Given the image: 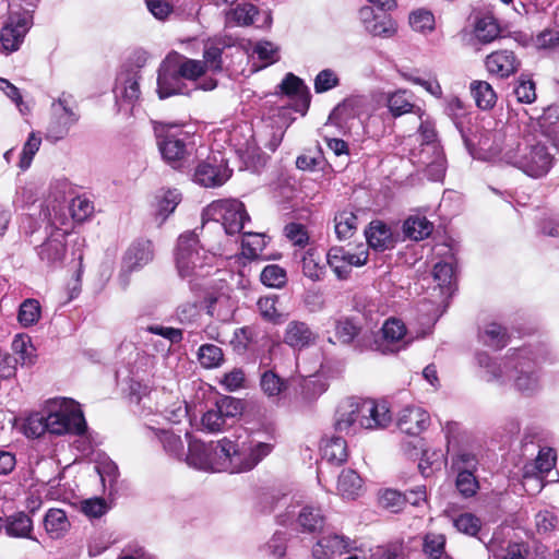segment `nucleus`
<instances>
[{
	"label": "nucleus",
	"instance_id": "nucleus-39",
	"mask_svg": "<svg viewBox=\"0 0 559 559\" xmlns=\"http://www.w3.org/2000/svg\"><path fill=\"white\" fill-rule=\"evenodd\" d=\"M419 163L425 166L427 176L433 181H439L445 174V157L442 150L430 152L428 155L419 154Z\"/></svg>",
	"mask_w": 559,
	"mask_h": 559
},
{
	"label": "nucleus",
	"instance_id": "nucleus-44",
	"mask_svg": "<svg viewBox=\"0 0 559 559\" xmlns=\"http://www.w3.org/2000/svg\"><path fill=\"white\" fill-rule=\"evenodd\" d=\"M521 431V423L516 417L503 418L495 428L493 438L502 443L509 444L516 439Z\"/></svg>",
	"mask_w": 559,
	"mask_h": 559
},
{
	"label": "nucleus",
	"instance_id": "nucleus-43",
	"mask_svg": "<svg viewBox=\"0 0 559 559\" xmlns=\"http://www.w3.org/2000/svg\"><path fill=\"white\" fill-rule=\"evenodd\" d=\"M95 468L100 477L104 488L108 490L109 495L116 492L119 477V469L117 464L109 459H105L99 461Z\"/></svg>",
	"mask_w": 559,
	"mask_h": 559
},
{
	"label": "nucleus",
	"instance_id": "nucleus-50",
	"mask_svg": "<svg viewBox=\"0 0 559 559\" xmlns=\"http://www.w3.org/2000/svg\"><path fill=\"white\" fill-rule=\"evenodd\" d=\"M443 111L453 121L462 138H464L461 126V119L466 115L464 103L457 96H448L444 98Z\"/></svg>",
	"mask_w": 559,
	"mask_h": 559
},
{
	"label": "nucleus",
	"instance_id": "nucleus-20",
	"mask_svg": "<svg viewBox=\"0 0 559 559\" xmlns=\"http://www.w3.org/2000/svg\"><path fill=\"white\" fill-rule=\"evenodd\" d=\"M430 424L429 414L416 406H407L401 411L397 418L399 429L408 436H418Z\"/></svg>",
	"mask_w": 559,
	"mask_h": 559
},
{
	"label": "nucleus",
	"instance_id": "nucleus-41",
	"mask_svg": "<svg viewBox=\"0 0 559 559\" xmlns=\"http://www.w3.org/2000/svg\"><path fill=\"white\" fill-rule=\"evenodd\" d=\"M44 526L46 532L52 538L61 537L69 527V521L66 512L61 509H50L44 518Z\"/></svg>",
	"mask_w": 559,
	"mask_h": 559
},
{
	"label": "nucleus",
	"instance_id": "nucleus-22",
	"mask_svg": "<svg viewBox=\"0 0 559 559\" xmlns=\"http://www.w3.org/2000/svg\"><path fill=\"white\" fill-rule=\"evenodd\" d=\"M66 240L63 235L49 237L36 248L40 262L49 269L62 265L66 257Z\"/></svg>",
	"mask_w": 559,
	"mask_h": 559
},
{
	"label": "nucleus",
	"instance_id": "nucleus-35",
	"mask_svg": "<svg viewBox=\"0 0 559 559\" xmlns=\"http://www.w3.org/2000/svg\"><path fill=\"white\" fill-rule=\"evenodd\" d=\"M337 490L344 499H356L362 492V479L354 469H343L338 476Z\"/></svg>",
	"mask_w": 559,
	"mask_h": 559
},
{
	"label": "nucleus",
	"instance_id": "nucleus-25",
	"mask_svg": "<svg viewBox=\"0 0 559 559\" xmlns=\"http://www.w3.org/2000/svg\"><path fill=\"white\" fill-rule=\"evenodd\" d=\"M365 236L368 246L376 251L393 249L396 242L391 228L381 221H372L365 230Z\"/></svg>",
	"mask_w": 559,
	"mask_h": 559
},
{
	"label": "nucleus",
	"instance_id": "nucleus-24",
	"mask_svg": "<svg viewBox=\"0 0 559 559\" xmlns=\"http://www.w3.org/2000/svg\"><path fill=\"white\" fill-rule=\"evenodd\" d=\"M154 258V249L151 240L139 239L132 242L123 257L124 267L132 272L148 264Z\"/></svg>",
	"mask_w": 559,
	"mask_h": 559
},
{
	"label": "nucleus",
	"instance_id": "nucleus-57",
	"mask_svg": "<svg viewBox=\"0 0 559 559\" xmlns=\"http://www.w3.org/2000/svg\"><path fill=\"white\" fill-rule=\"evenodd\" d=\"M409 25L416 32H431L435 28V16L430 11L419 9L411 13Z\"/></svg>",
	"mask_w": 559,
	"mask_h": 559
},
{
	"label": "nucleus",
	"instance_id": "nucleus-47",
	"mask_svg": "<svg viewBox=\"0 0 559 559\" xmlns=\"http://www.w3.org/2000/svg\"><path fill=\"white\" fill-rule=\"evenodd\" d=\"M433 280L441 288L442 294L451 295L454 284V267L449 262H438L432 271Z\"/></svg>",
	"mask_w": 559,
	"mask_h": 559
},
{
	"label": "nucleus",
	"instance_id": "nucleus-17",
	"mask_svg": "<svg viewBox=\"0 0 559 559\" xmlns=\"http://www.w3.org/2000/svg\"><path fill=\"white\" fill-rule=\"evenodd\" d=\"M318 340V334L305 321L292 320L287 323L284 333L283 342L294 350H302L314 345Z\"/></svg>",
	"mask_w": 559,
	"mask_h": 559
},
{
	"label": "nucleus",
	"instance_id": "nucleus-30",
	"mask_svg": "<svg viewBox=\"0 0 559 559\" xmlns=\"http://www.w3.org/2000/svg\"><path fill=\"white\" fill-rule=\"evenodd\" d=\"M321 452L324 460L335 465L343 464L348 456L347 443L342 436H332L322 439Z\"/></svg>",
	"mask_w": 559,
	"mask_h": 559
},
{
	"label": "nucleus",
	"instance_id": "nucleus-33",
	"mask_svg": "<svg viewBox=\"0 0 559 559\" xmlns=\"http://www.w3.org/2000/svg\"><path fill=\"white\" fill-rule=\"evenodd\" d=\"M206 313L222 322H229L233 319L234 306L228 296L224 294L211 295L205 299Z\"/></svg>",
	"mask_w": 559,
	"mask_h": 559
},
{
	"label": "nucleus",
	"instance_id": "nucleus-13",
	"mask_svg": "<svg viewBox=\"0 0 559 559\" xmlns=\"http://www.w3.org/2000/svg\"><path fill=\"white\" fill-rule=\"evenodd\" d=\"M278 87L283 94L294 100L293 107L282 106L280 108V115L285 117L294 109L295 112L305 116L309 109L311 96L304 81L293 73H287Z\"/></svg>",
	"mask_w": 559,
	"mask_h": 559
},
{
	"label": "nucleus",
	"instance_id": "nucleus-12",
	"mask_svg": "<svg viewBox=\"0 0 559 559\" xmlns=\"http://www.w3.org/2000/svg\"><path fill=\"white\" fill-rule=\"evenodd\" d=\"M188 439V453L185 461L189 466L205 472H218L219 453L218 441L204 443L192 439L190 432H186Z\"/></svg>",
	"mask_w": 559,
	"mask_h": 559
},
{
	"label": "nucleus",
	"instance_id": "nucleus-32",
	"mask_svg": "<svg viewBox=\"0 0 559 559\" xmlns=\"http://www.w3.org/2000/svg\"><path fill=\"white\" fill-rule=\"evenodd\" d=\"M297 523L301 532L314 533L323 528L325 524V516L321 508L305 506L298 512Z\"/></svg>",
	"mask_w": 559,
	"mask_h": 559
},
{
	"label": "nucleus",
	"instance_id": "nucleus-23",
	"mask_svg": "<svg viewBox=\"0 0 559 559\" xmlns=\"http://www.w3.org/2000/svg\"><path fill=\"white\" fill-rule=\"evenodd\" d=\"M485 66L490 74L498 78H509L520 67V61L511 50L493 51L486 57Z\"/></svg>",
	"mask_w": 559,
	"mask_h": 559
},
{
	"label": "nucleus",
	"instance_id": "nucleus-53",
	"mask_svg": "<svg viewBox=\"0 0 559 559\" xmlns=\"http://www.w3.org/2000/svg\"><path fill=\"white\" fill-rule=\"evenodd\" d=\"M260 280L267 287L281 288L287 282V274L282 266L269 264L262 270Z\"/></svg>",
	"mask_w": 559,
	"mask_h": 559
},
{
	"label": "nucleus",
	"instance_id": "nucleus-52",
	"mask_svg": "<svg viewBox=\"0 0 559 559\" xmlns=\"http://www.w3.org/2000/svg\"><path fill=\"white\" fill-rule=\"evenodd\" d=\"M478 465V460L475 454L462 450L452 455L451 469L459 473H473L475 474Z\"/></svg>",
	"mask_w": 559,
	"mask_h": 559
},
{
	"label": "nucleus",
	"instance_id": "nucleus-40",
	"mask_svg": "<svg viewBox=\"0 0 559 559\" xmlns=\"http://www.w3.org/2000/svg\"><path fill=\"white\" fill-rule=\"evenodd\" d=\"M181 194L177 189H168L156 195V216L163 223L178 206Z\"/></svg>",
	"mask_w": 559,
	"mask_h": 559
},
{
	"label": "nucleus",
	"instance_id": "nucleus-34",
	"mask_svg": "<svg viewBox=\"0 0 559 559\" xmlns=\"http://www.w3.org/2000/svg\"><path fill=\"white\" fill-rule=\"evenodd\" d=\"M367 104L368 102L365 96H350L338 104L333 109L331 116L345 121L350 118L360 117L367 112Z\"/></svg>",
	"mask_w": 559,
	"mask_h": 559
},
{
	"label": "nucleus",
	"instance_id": "nucleus-9",
	"mask_svg": "<svg viewBox=\"0 0 559 559\" xmlns=\"http://www.w3.org/2000/svg\"><path fill=\"white\" fill-rule=\"evenodd\" d=\"M157 146L163 159L174 169H181L188 152L189 134L179 126H160L155 128Z\"/></svg>",
	"mask_w": 559,
	"mask_h": 559
},
{
	"label": "nucleus",
	"instance_id": "nucleus-18",
	"mask_svg": "<svg viewBox=\"0 0 559 559\" xmlns=\"http://www.w3.org/2000/svg\"><path fill=\"white\" fill-rule=\"evenodd\" d=\"M27 19L10 16L0 31V50L11 53L16 51L28 32Z\"/></svg>",
	"mask_w": 559,
	"mask_h": 559
},
{
	"label": "nucleus",
	"instance_id": "nucleus-1",
	"mask_svg": "<svg viewBox=\"0 0 559 559\" xmlns=\"http://www.w3.org/2000/svg\"><path fill=\"white\" fill-rule=\"evenodd\" d=\"M532 354L528 348L518 349L515 357L502 366L493 361L488 354L479 353L477 361L481 368L486 369L487 381L489 382L503 383L506 378H510L507 376V370L512 366L515 389L522 394L531 396L542 388L537 360L532 358Z\"/></svg>",
	"mask_w": 559,
	"mask_h": 559
},
{
	"label": "nucleus",
	"instance_id": "nucleus-48",
	"mask_svg": "<svg viewBox=\"0 0 559 559\" xmlns=\"http://www.w3.org/2000/svg\"><path fill=\"white\" fill-rule=\"evenodd\" d=\"M41 314L40 304L36 299H25L19 308L17 320L24 328H28L38 322Z\"/></svg>",
	"mask_w": 559,
	"mask_h": 559
},
{
	"label": "nucleus",
	"instance_id": "nucleus-14",
	"mask_svg": "<svg viewBox=\"0 0 559 559\" xmlns=\"http://www.w3.org/2000/svg\"><path fill=\"white\" fill-rule=\"evenodd\" d=\"M140 80L139 70H123L118 73L114 86L116 104L119 109L124 106L133 107L140 98Z\"/></svg>",
	"mask_w": 559,
	"mask_h": 559
},
{
	"label": "nucleus",
	"instance_id": "nucleus-16",
	"mask_svg": "<svg viewBox=\"0 0 559 559\" xmlns=\"http://www.w3.org/2000/svg\"><path fill=\"white\" fill-rule=\"evenodd\" d=\"M188 87L179 69L175 64L163 63L158 70L157 94L160 99L176 94H189Z\"/></svg>",
	"mask_w": 559,
	"mask_h": 559
},
{
	"label": "nucleus",
	"instance_id": "nucleus-60",
	"mask_svg": "<svg viewBox=\"0 0 559 559\" xmlns=\"http://www.w3.org/2000/svg\"><path fill=\"white\" fill-rule=\"evenodd\" d=\"M454 527L468 536H476L481 527L480 520L472 513H462L453 520Z\"/></svg>",
	"mask_w": 559,
	"mask_h": 559
},
{
	"label": "nucleus",
	"instance_id": "nucleus-2",
	"mask_svg": "<svg viewBox=\"0 0 559 559\" xmlns=\"http://www.w3.org/2000/svg\"><path fill=\"white\" fill-rule=\"evenodd\" d=\"M391 420L392 415L385 403L347 397L337 405L333 427L338 433L349 435L359 429L385 428Z\"/></svg>",
	"mask_w": 559,
	"mask_h": 559
},
{
	"label": "nucleus",
	"instance_id": "nucleus-63",
	"mask_svg": "<svg viewBox=\"0 0 559 559\" xmlns=\"http://www.w3.org/2000/svg\"><path fill=\"white\" fill-rule=\"evenodd\" d=\"M302 273L311 281H320L323 274V266L320 265L318 257L313 250L307 251L301 260Z\"/></svg>",
	"mask_w": 559,
	"mask_h": 559
},
{
	"label": "nucleus",
	"instance_id": "nucleus-37",
	"mask_svg": "<svg viewBox=\"0 0 559 559\" xmlns=\"http://www.w3.org/2000/svg\"><path fill=\"white\" fill-rule=\"evenodd\" d=\"M471 94L475 99L476 106L483 110L492 108L497 102V95L492 86L486 81H473L471 83Z\"/></svg>",
	"mask_w": 559,
	"mask_h": 559
},
{
	"label": "nucleus",
	"instance_id": "nucleus-11",
	"mask_svg": "<svg viewBox=\"0 0 559 559\" xmlns=\"http://www.w3.org/2000/svg\"><path fill=\"white\" fill-rule=\"evenodd\" d=\"M233 175L228 160L221 152L200 160L193 169L192 181L204 188L222 187Z\"/></svg>",
	"mask_w": 559,
	"mask_h": 559
},
{
	"label": "nucleus",
	"instance_id": "nucleus-19",
	"mask_svg": "<svg viewBox=\"0 0 559 559\" xmlns=\"http://www.w3.org/2000/svg\"><path fill=\"white\" fill-rule=\"evenodd\" d=\"M352 549L349 537L331 533L322 535L312 546L313 559H333L337 555L348 552Z\"/></svg>",
	"mask_w": 559,
	"mask_h": 559
},
{
	"label": "nucleus",
	"instance_id": "nucleus-4",
	"mask_svg": "<svg viewBox=\"0 0 559 559\" xmlns=\"http://www.w3.org/2000/svg\"><path fill=\"white\" fill-rule=\"evenodd\" d=\"M260 389L274 404L284 405L293 393L300 391L304 400L317 399L324 391L322 383L300 377H281L275 370L266 369L260 374Z\"/></svg>",
	"mask_w": 559,
	"mask_h": 559
},
{
	"label": "nucleus",
	"instance_id": "nucleus-58",
	"mask_svg": "<svg viewBox=\"0 0 559 559\" xmlns=\"http://www.w3.org/2000/svg\"><path fill=\"white\" fill-rule=\"evenodd\" d=\"M455 488L464 498H471L477 493L479 483L473 473L456 474Z\"/></svg>",
	"mask_w": 559,
	"mask_h": 559
},
{
	"label": "nucleus",
	"instance_id": "nucleus-42",
	"mask_svg": "<svg viewBox=\"0 0 559 559\" xmlns=\"http://www.w3.org/2000/svg\"><path fill=\"white\" fill-rule=\"evenodd\" d=\"M480 341L493 349H501L508 344L507 330L502 325L491 322L479 334Z\"/></svg>",
	"mask_w": 559,
	"mask_h": 559
},
{
	"label": "nucleus",
	"instance_id": "nucleus-45",
	"mask_svg": "<svg viewBox=\"0 0 559 559\" xmlns=\"http://www.w3.org/2000/svg\"><path fill=\"white\" fill-rule=\"evenodd\" d=\"M277 301L278 297L276 295L259 298L257 307L263 320L274 324H280L286 320V316L276 308Z\"/></svg>",
	"mask_w": 559,
	"mask_h": 559
},
{
	"label": "nucleus",
	"instance_id": "nucleus-55",
	"mask_svg": "<svg viewBox=\"0 0 559 559\" xmlns=\"http://www.w3.org/2000/svg\"><path fill=\"white\" fill-rule=\"evenodd\" d=\"M344 261V247H331L326 253V262L340 280L347 278V265Z\"/></svg>",
	"mask_w": 559,
	"mask_h": 559
},
{
	"label": "nucleus",
	"instance_id": "nucleus-31",
	"mask_svg": "<svg viewBox=\"0 0 559 559\" xmlns=\"http://www.w3.org/2000/svg\"><path fill=\"white\" fill-rule=\"evenodd\" d=\"M402 229L405 238L420 241L431 235L433 224L425 216L412 215L404 221Z\"/></svg>",
	"mask_w": 559,
	"mask_h": 559
},
{
	"label": "nucleus",
	"instance_id": "nucleus-38",
	"mask_svg": "<svg viewBox=\"0 0 559 559\" xmlns=\"http://www.w3.org/2000/svg\"><path fill=\"white\" fill-rule=\"evenodd\" d=\"M357 216L352 211H341L334 216V230L338 240L344 241L354 236L357 229Z\"/></svg>",
	"mask_w": 559,
	"mask_h": 559
},
{
	"label": "nucleus",
	"instance_id": "nucleus-27",
	"mask_svg": "<svg viewBox=\"0 0 559 559\" xmlns=\"http://www.w3.org/2000/svg\"><path fill=\"white\" fill-rule=\"evenodd\" d=\"M147 431L150 432L148 437L155 438L160 442L168 455L178 460H185V444L180 436L175 435L173 431L154 427H147Z\"/></svg>",
	"mask_w": 559,
	"mask_h": 559
},
{
	"label": "nucleus",
	"instance_id": "nucleus-7",
	"mask_svg": "<svg viewBox=\"0 0 559 559\" xmlns=\"http://www.w3.org/2000/svg\"><path fill=\"white\" fill-rule=\"evenodd\" d=\"M48 432L56 436L83 437L87 425L80 404L72 399H55L46 408Z\"/></svg>",
	"mask_w": 559,
	"mask_h": 559
},
{
	"label": "nucleus",
	"instance_id": "nucleus-62",
	"mask_svg": "<svg viewBox=\"0 0 559 559\" xmlns=\"http://www.w3.org/2000/svg\"><path fill=\"white\" fill-rule=\"evenodd\" d=\"M177 68L185 81H190L193 85H195V81L206 72L205 64L201 60L194 59H186L178 64Z\"/></svg>",
	"mask_w": 559,
	"mask_h": 559
},
{
	"label": "nucleus",
	"instance_id": "nucleus-64",
	"mask_svg": "<svg viewBox=\"0 0 559 559\" xmlns=\"http://www.w3.org/2000/svg\"><path fill=\"white\" fill-rule=\"evenodd\" d=\"M214 406L225 420L234 418L242 412L241 401L233 396H223L218 399Z\"/></svg>",
	"mask_w": 559,
	"mask_h": 559
},
{
	"label": "nucleus",
	"instance_id": "nucleus-56",
	"mask_svg": "<svg viewBox=\"0 0 559 559\" xmlns=\"http://www.w3.org/2000/svg\"><path fill=\"white\" fill-rule=\"evenodd\" d=\"M514 94L520 103H534L536 99V87L534 81L527 75L522 74L515 84Z\"/></svg>",
	"mask_w": 559,
	"mask_h": 559
},
{
	"label": "nucleus",
	"instance_id": "nucleus-54",
	"mask_svg": "<svg viewBox=\"0 0 559 559\" xmlns=\"http://www.w3.org/2000/svg\"><path fill=\"white\" fill-rule=\"evenodd\" d=\"M40 144V136H37L34 132L29 133L27 141L24 143L22 152L20 154V160L17 166L22 171H25L31 167L33 158L38 152Z\"/></svg>",
	"mask_w": 559,
	"mask_h": 559
},
{
	"label": "nucleus",
	"instance_id": "nucleus-8",
	"mask_svg": "<svg viewBox=\"0 0 559 559\" xmlns=\"http://www.w3.org/2000/svg\"><path fill=\"white\" fill-rule=\"evenodd\" d=\"M203 216L219 224L227 235L241 233L246 222L250 221L245 204L236 199L213 201L203 211Z\"/></svg>",
	"mask_w": 559,
	"mask_h": 559
},
{
	"label": "nucleus",
	"instance_id": "nucleus-3",
	"mask_svg": "<svg viewBox=\"0 0 559 559\" xmlns=\"http://www.w3.org/2000/svg\"><path fill=\"white\" fill-rule=\"evenodd\" d=\"M551 148L546 140L523 138L515 147L503 152L502 159L528 177L539 179L545 177L555 165L556 158Z\"/></svg>",
	"mask_w": 559,
	"mask_h": 559
},
{
	"label": "nucleus",
	"instance_id": "nucleus-15",
	"mask_svg": "<svg viewBox=\"0 0 559 559\" xmlns=\"http://www.w3.org/2000/svg\"><path fill=\"white\" fill-rule=\"evenodd\" d=\"M383 342L379 345V349L383 354H395L405 349L412 342L407 338V329L404 322L397 318H389L384 321L382 328Z\"/></svg>",
	"mask_w": 559,
	"mask_h": 559
},
{
	"label": "nucleus",
	"instance_id": "nucleus-28",
	"mask_svg": "<svg viewBox=\"0 0 559 559\" xmlns=\"http://www.w3.org/2000/svg\"><path fill=\"white\" fill-rule=\"evenodd\" d=\"M386 106L393 117L413 112L421 117V108L413 103V94L406 90H399L388 94Z\"/></svg>",
	"mask_w": 559,
	"mask_h": 559
},
{
	"label": "nucleus",
	"instance_id": "nucleus-6",
	"mask_svg": "<svg viewBox=\"0 0 559 559\" xmlns=\"http://www.w3.org/2000/svg\"><path fill=\"white\" fill-rule=\"evenodd\" d=\"M214 258V254L200 246L198 235L194 231H186L179 236L176 264L182 278H191L189 280L190 284L193 283V278L205 277L210 274ZM191 289H194L193 285H191Z\"/></svg>",
	"mask_w": 559,
	"mask_h": 559
},
{
	"label": "nucleus",
	"instance_id": "nucleus-36",
	"mask_svg": "<svg viewBox=\"0 0 559 559\" xmlns=\"http://www.w3.org/2000/svg\"><path fill=\"white\" fill-rule=\"evenodd\" d=\"M420 120V124L418 128V133L421 140V148L420 155H428L430 152H439L442 150L439 142L437 141V131L435 128V123L428 119H424V111L421 110V117L418 116Z\"/></svg>",
	"mask_w": 559,
	"mask_h": 559
},
{
	"label": "nucleus",
	"instance_id": "nucleus-21",
	"mask_svg": "<svg viewBox=\"0 0 559 559\" xmlns=\"http://www.w3.org/2000/svg\"><path fill=\"white\" fill-rule=\"evenodd\" d=\"M228 22H234L238 26L257 25L262 17L261 25H269L271 23V14L266 11L260 10L252 3L242 2L238 3L234 9L226 14Z\"/></svg>",
	"mask_w": 559,
	"mask_h": 559
},
{
	"label": "nucleus",
	"instance_id": "nucleus-51",
	"mask_svg": "<svg viewBox=\"0 0 559 559\" xmlns=\"http://www.w3.org/2000/svg\"><path fill=\"white\" fill-rule=\"evenodd\" d=\"M445 548V536L437 533H427L424 537L423 551L430 559H441Z\"/></svg>",
	"mask_w": 559,
	"mask_h": 559
},
{
	"label": "nucleus",
	"instance_id": "nucleus-29",
	"mask_svg": "<svg viewBox=\"0 0 559 559\" xmlns=\"http://www.w3.org/2000/svg\"><path fill=\"white\" fill-rule=\"evenodd\" d=\"M360 335V326L353 318H342L335 324V337L342 344L348 345L355 343V349L362 352V341L367 338L366 335Z\"/></svg>",
	"mask_w": 559,
	"mask_h": 559
},
{
	"label": "nucleus",
	"instance_id": "nucleus-26",
	"mask_svg": "<svg viewBox=\"0 0 559 559\" xmlns=\"http://www.w3.org/2000/svg\"><path fill=\"white\" fill-rule=\"evenodd\" d=\"M4 523V531L9 537L36 540L33 536V520L27 513L23 511L15 512L5 516Z\"/></svg>",
	"mask_w": 559,
	"mask_h": 559
},
{
	"label": "nucleus",
	"instance_id": "nucleus-5",
	"mask_svg": "<svg viewBox=\"0 0 559 559\" xmlns=\"http://www.w3.org/2000/svg\"><path fill=\"white\" fill-rule=\"evenodd\" d=\"M219 463L218 472L243 473L251 471L272 450L273 444L251 440L249 443L238 444L228 438L218 440Z\"/></svg>",
	"mask_w": 559,
	"mask_h": 559
},
{
	"label": "nucleus",
	"instance_id": "nucleus-59",
	"mask_svg": "<svg viewBox=\"0 0 559 559\" xmlns=\"http://www.w3.org/2000/svg\"><path fill=\"white\" fill-rule=\"evenodd\" d=\"M200 317V306L197 300L181 302L175 311V319L180 324H192Z\"/></svg>",
	"mask_w": 559,
	"mask_h": 559
},
{
	"label": "nucleus",
	"instance_id": "nucleus-61",
	"mask_svg": "<svg viewBox=\"0 0 559 559\" xmlns=\"http://www.w3.org/2000/svg\"><path fill=\"white\" fill-rule=\"evenodd\" d=\"M366 29L373 36L390 37L395 33L394 23L391 19L374 16L371 21H365Z\"/></svg>",
	"mask_w": 559,
	"mask_h": 559
},
{
	"label": "nucleus",
	"instance_id": "nucleus-10",
	"mask_svg": "<svg viewBox=\"0 0 559 559\" xmlns=\"http://www.w3.org/2000/svg\"><path fill=\"white\" fill-rule=\"evenodd\" d=\"M79 119L80 115L72 95L61 93L51 104V118L46 132L47 140L58 142L64 139Z\"/></svg>",
	"mask_w": 559,
	"mask_h": 559
},
{
	"label": "nucleus",
	"instance_id": "nucleus-49",
	"mask_svg": "<svg viewBox=\"0 0 559 559\" xmlns=\"http://www.w3.org/2000/svg\"><path fill=\"white\" fill-rule=\"evenodd\" d=\"M198 360L206 369H213L221 366L224 360V354L221 347L214 344H203L198 350Z\"/></svg>",
	"mask_w": 559,
	"mask_h": 559
},
{
	"label": "nucleus",
	"instance_id": "nucleus-46",
	"mask_svg": "<svg viewBox=\"0 0 559 559\" xmlns=\"http://www.w3.org/2000/svg\"><path fill=\"white\" fill-rule=\"evenodd\" d=\"M265 236L260 233H243L241 240L242 255L246 259L254 260L260 257L265 248Z\"/></svg>",
	"mask_w": 559,
	"mask_h": 559
}]
</instances>
